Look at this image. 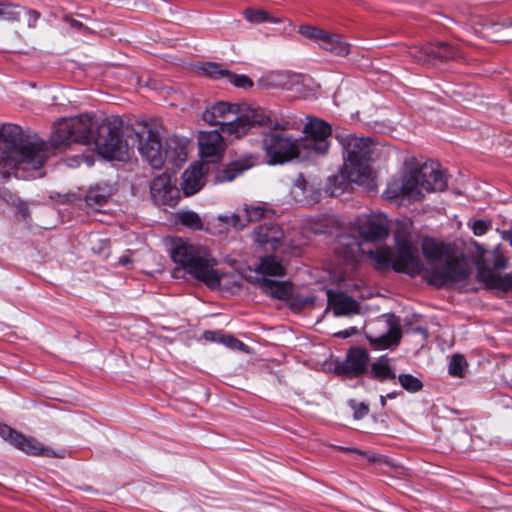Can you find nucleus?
Returning <instances> with one entry per match:
<instances>
[{
    "instance_id": "nucleus-20",
    "label": "nucleus",
    "mask_w": 512,
    "mask_h": 512,
    "mask_svg": "<svg viewBox=\"0 0 512 512\" xmlns=\"http://www.w3.org/2000/svg\"><path fill=\"white\" fill-rule=\"evenodd\" d=\"M291 193L297 202L305 205L317 203L321 196L319 185L307 180L302 174L295 179Z\"/></svg>"
},
{
    "instance_id": "nucleus-54",
    "label": "nucleus",
    "mask_w": 512,
    "mask_h": 512,
    "mask_svg": "<svg viewBox=\"0 0 512 512\" xmlns=\"http://www.w3.org/2000/svg\"><path fill=\"white\" fill-rule=\"evenodd\" d=\"M408 392L410 393H415L417 391H419V389L421 388V386H403Z\"/></svg>"
},
{
    "instance_id": "nucleus-58",
    "label": "nucleus",
    "mask_w": 512,
    "mask_h": 512,
    "mask_svg": "<svg viewBox=\"0 0 512 512\" xmlns=\"http://www.w3.org/2000/svg\"><path fill=\"white\" fill-rule=\"evenodd\" d=\"M385 399L386 397L383 396V395H380V402H381V406L384 407L385 406Z\"/></svg>"
},
{
    "instance_id": "nucleus-29",
    "label": "nucleus",
    "mask_w": 512,
    "mask_h": 512,
    "mask_svg": "<svg viewBox=\"0 0 512 512\" xmlns=\"http://www.w3.org/2000/svg\"><path fill=\"white\" fill-rule=\"evenodd\" d=\"M257 162L254 156H248L244 159L233 162L229 165L221 176V181H232L243 171L253 167Z\"/></svg>"
},
{
    "instance_id": "nucleus-25",
    "label": "nucleus",
    "mask_w": 512,
    "mask_h": 512,
    "mask_svg": "<svg viewBox=\"0 0 512 512\" xmlns=\"http://www.w3.org/2000/svg\"><path fill=\"white\" fill-rule=\"evenodd\" d=\"M263 292L275 299L288 300L292 295V285L286 281H273L263 278L259 281Z\"/></svg>"
},
{
    "instance_id": "nucleus-23",
    "label": "nucleus",
    "mask_w": 512,
    "mask_h": 512,
    "mask_svg": "<svg viewBox=\"0 0 512 512\" xmlns=\"http://www.w3.org/2000/svg\"><path fill=\"white\" fill-rule=\"evenodd\" d=\"M205 171L202 164H194L182 175L181 187L186 196L194 195L204 186Z\"/></svg>"
},
{
    "instance_id": "nucleus-36",
    "label": "nucleus",
    "mask_w": 512,
    "mask_h": 512,
    "mask_svg": "<svg viewBox=\"0 0 512 512\" xmlns=\"http://www.w3.org/2000/svg\"><path fill=\"white\" fill-rule=\"evenodd\" d=\"M178 221L187 228L193 230H202L203 222L200 216L193 211H183L178 213Z\"/></svg>"
},
{
    "instance_id": "nucleus-27",
    "label": "nucleus",
    "mask_w": 512,
    "mask_h": 512,
    "mask_svg": "<svg viewBox=\"0 0 512 512\" xmlns=\"http://www.w3.org/2000/svg\"><path fill=\"white\" fill-rule=\"evenodd\" d=\"M203 338L209 342H217L233 350H244L246 345L232 335L225 334L221 330H207L203 333Z\"/></svg>"
},
{
    "instance_id": "nucleus-57",
    "label": "nucleus",
    "mask_w": 512,
    "mask_h": 512,
    "mask_svg": "<svg viewBox=\"0 0 512 512\" xmlns=\"http://www.w3.org/2000/svg\"><path fill=\"white\" fill-rule=\"evenodd\" d=\"M336 335H337V336H341V337L345 338V337H347L349 334H348V332H347V331H344V332H339V333H337Z\"/></svg>"
},
{
    "instance_id": "nucleus-9",
    "label": "nucleus",
    "mask_w": 512,
    "mask_h": 512,
    "mask_svg": "<svg viewBox=\"0 0 512 512\" xmlns=\"http://www.w3.org/2000/svg\"><path fill=\"white\" fill-rule=\"evenodd\" d=\"M131 147L138 143V150L142 157L153 169H160L165 164L163 156L164 146L158 131L147 125H143L140 131H133Z\"/></svg>"
},
{
    "instance_id": "nucleus-8",
    "label": "nucleus",
    "mask_w": 512,
    "mask_h": 512,
    "mask_svg": "<svg viewBox=\"0 0 512 512\" xmlns=\"http://www.w3.org/2000/svg\"><path fill=\"white\" fill-rule=\"evenodd\" d=\"M97 122L98 121L89 114L62 119L56 124L50 137L51 145L55 148H61L73 142L92 144Z\"/></svg>"
},
{
    "instance_id": "nucleus-50",
    "label": "nucleus",
    "mask_w": 512,
    "mask_h": 512,
    "mask_svg": "<svg viewBox=\"0 0 512 512\" xmlns=\"http://www.w3.org/2000/svg\"><path fill=\"white\" fill-rule=\"evenodd\" d=\"M22 12H26L28 15V26L35 27L38 19L40 18V13L36 10L25 9V8H24V10H22Z\"/></svg>"
},
{
    "instance_id": "nucleus-37",
    "label": "nucleus",
    "mask_w": 512,
    "mask_h": 512,
    "mask_svg": "<svg viewBox=\"0 0 512 512\" xmlns=\"http://www.w3.org/2000/svg\"><path fill=\"white\" fill-rule=\"evenodd\" d=\"M468 363L465 357L461 354H455L451 357L448 367L450 375L455 377H464L467 371Z\"/></svg>"
},
{
    "instance_id": "nucleus-30",
    "label": "nucleus",
    "mask_w": 512,
    "mask_h": 512,
    "mask_svg": "<svg viewBox=\"0 0 512 512\" xmlns=\"http://www.w3.org/2000/svg\"><path fill=\"white\" fill-rule=\"evenodd\" d=\"M257 272L269 276H284L285 268L275 256H265L261 258L256 269Z\"/></svg>"
},
{
    "instance_id": "nucleus-52",
    "label": "nucleus",
    "mask_w": 512,
    "mask_h": 512,
    "mask_svg": "<svg viewBox=\"0 0 512 512\" xmlns=\"http://www.w3.org/2000/svg\"><path fill=\"white\" fill-rule=\"evenodd\" d=\"M502 238L507 241L510 246L512 247V232L511 231H504Z\"/></svg>"
},
{
    "instance_id": "nucleus-3",
    "label": "nucleus",
    "mask_w": 512,
    "mask_h": 512,
    "mask_svg": "<svg viewBox=\"0 0 512 512\" xmlns=\"http://www.w3.org/2000/svg\"><path fill=\"white\" fill-rule=\"evenodd\" d=\"M203 120L211 125H219L221 133L238 138L251 127L267 123L269 115L260 107L218 101L206 107Z\"/></svg>"
},
{
    "instance_id": "nucleus-42",
    "label": "nucleus",
    "mask_w": 512,
    "mask_h": 512,
    "mask_svg": "<svg viewBox=\"0 0 512 512\" xmlns=\"http://www.w3.org/2000/svg\"><path fill=\"white\" fill-rule=\"evenodd\" d=\"M205 75L214 79H226L228 70L223 69L218 63L208 62L202 66Z\"/></svg>"
},
{
    "instance_id": "nucleus-49",
    "label": "nucleus",
    "mask_w": 512,
    "mask_h": 512,
    "mask_svg": "<svg viewBox=\"0 0 512 512\" xmlns=\"http://www.w3.org/2000/svg\"><path fill=\"white\" fill-rule=\"evenodd\" d=\"M398 380H399V384L401 385H404V384H422V380L417 378V377H414L413 375H410V374H400L398 376Z\"/></svg>"
},
{
    "instance_id": "nucleus-4",
    "label": "nucleus",
    "mask_w": 512,
    "mask_h": 512,
    "mask_svg": "<svg viewBox=\"0 0 512 512\" xmlns=\"http://www.w3.org/2000/svg\"><path fill=\"white\" fill-rule=\"evenodd\" d=\"M171 258L176 264L174 277L183 271L210 288L220 285L222 275L215 268L217 261L204 246L179 239L174 243Z\"/></svg>"
},
{
    "instance_id": "nucleus-47",
    "label": "nucleus",
    "mask_w": 512,
    "mask_h": 512,
    "mask_svg": "<svg viewBox=\"0 0 512 512\" xmlns=\"http://www.w3.org/2000/svg\"><path fill=\"white\" fill-rule=\"evenodd\" d=\"M226 80L238 88H251L253 86L252 80L245 75H237L232 72H228Z\"/></svg>"
},
{
    "instance_id": "nucleus-6",
    "label": "nucleus",
    "mask_w": 512,
    "mask_h": 512,
    "mask_svg": "<svg viewBox=\"0 0 512 512\" xmlns=\"http://www.w3.org/2000/svg\"><path fill=\"white\" fill-rule=\"evenodd\" d=\"M133 131L128 127L124 128L120 118L109 117L97 122L92 143L104 158L125 161L130 157Z\"/></svg>"
},
{
    "instance_id": "nucleus-35",
    "label": "nucleus",
    "mask_w": 512,
    "mask_h": 512,
    "mask_svg": "<svg viewBox=\"0 0 512 512\" xmlns=\"http://www.w3.org/2000/svg\"><path fill=\"white\" fill-rule=\"evenodd\" d=\"M109 195L101 188H94L87 192L85 202L88 207L97 209L107 203Z\"/></svg>"
},
{
    "instance_id": "nucleus-7",
    "label": "nucleus",
    "mask_w": 512,
    "mask_h": 512,
    "mask_svg": "<svg viewBox=\"0 0 512 512\" xmlns=\"http://www.w3.org/2000/svg\"><path fill=\"white\" fill-rule=\"evenodd\" d=\"M343 148L344 169L347 178L358 184L366 183L371 177L369 161L373 142L368 137L348 135L339 139Z\"/></svg>"
},
{
    "instance_id": "nucleus-39",
    "label": "nucleus",
    "mask_w": 512,
    "mask_h": 512,
    "mask_svg": "<svg viewBox=\"0 0 512 512\" xmlns=\"http://www.w3.org/2000/svg\"><path fill=\"white\" fill-rule=\"evenodd\" d=\"M346 177L343 173L339 175H333L328 178L326 191L330 193L331 196H338L343 193L346 188Z\"/></svg>"
},
{
    "instance_id": "nucleus-46",
    "label": "nucleus",
    "mask_w": 512,
    "mask_h": 512,
    "mask_svg": "<svg viewBox=\"0 0 512 512\" xmlns=\"http://www.w3.org/2000/svg\"><path fill=\"white\" fill-rule=\"evenodd\" d=\"M246 224L249 222H256L262 219L266 213L263 206H246L243 209Z\"/></svg>"
},
{
    "instance_id": "nucleus-1",
    "label": "nucleus",
    "mask_w": 512,
    "mask_h": 512,
    "mask_svg": "<svg viewBox=\"0 0 512 512\" xmlns=\"http://www.w3.org/2000/svg\"><path fill=\"white\" fill-rule=\"evenodd\" d=\"M262 126L269 128L263 135L262 146L269 158L268 163L272 165L294 159L312 160L325 155L330 147L332 129L328 123L320 119H310L304 125V136L301 138L293 137L285 127L270 117Z\"/></svg>"
},
{
    "instance_id": "nucleus-19",
    "label": "nucleus",
    "mask_w": 512,
    "mask_h": 512,
    "mask_svg": "<svg viewBox=\"0 0 512 512\" xmlns=\"http://www.w3.org/2000/svg\"><path fill=\"white\" fill-rule=\"evenodd\" d=\"M364 243L354 234H342L337 238L335 252L345 261H358L366 251Z\"/></svg>"
},
{
    "instance_id": "nucleus-55",
    "label": "nucleus",
    "mask_w": 512,
    "mask_h": 512,
    "mask_svg": "<svg viewBox=\"0 0 512 512\" xmlns=\"http://www.w3.org/2000/svg\"><path fill=\"white\" fill-rule=\"evenodd\" d=\"M359 453L364 455V456H366V453H364V452H359ZM367 458H368L369 461H372V462H375V461L378 460V458L376 456H374V455L373 456H368L367 455Z\"/></svg>"
},
{
    "instance_id": "nucleus-11",
    "label": "nucleus",
    "mask_w": 512,
    "mask_h": 512,
    "mask_svg": "<svg viewBox=\"0 0 512 512\" xmlns=\"http://www.w3.org/2000/svg\"><path fill=\"white\" fill-rule=\"evenodd\" d=\"M0 437L28 455L64 458L66 454L63 449L54 451L53 449L44 446L37 439L20 434L5 424L0 425Z\"/></svg>"
},
{
    "instance_id": "nucleus-53",
    "label": "nucleus",
    "mask_w": 512,
    "mask_h": 512,
    "mask_svg": "<svg viewBox=\"0 0 512 512\" xmlns=\"http://www.w3.org/2000/svg\"><path fill=\"white\" fill-rule=\"evenodd\" d=\"M494 266L498 269H502L505 267V260L503 258H498L495 263H494Z\"/></svg>"
},
{
    "instance_id": "nucleus-2",
    "label": "nucleus",
    "mask_w": 512,
    "mask_h": 512,
    "mask_svg": "<svg viewBox=\"0 0 512 512\" xmlns=\"http://www.w3.org/2000/svg\"><path fill=\"white\" fill-rule=\"evenodd\" d=\"M47 157L43 140L27 135L19 125H0V177L8 179L18 169L37 170Z\"/></svg>"
},
{
    "instance_id": "nucleus-5",
    "label": "nucleus",
    "mask_w": 512,
    "mask_h": 512,
    "mask_svg": "<svg viewBox=\"0 0 512 512\" xmlns=\"http://www.w3.org/2000/svg\"><path fill=\"white\" fill-rule=\"evenodd\" d=\"M423 255L430 269L429 284L441 288L467 280L470 274L468 263L463 257L453 256L449 246L432 238H425L422 243Z\"/></svg>"
},
{
    "instance_id": "nucleus-31",
    "label": "nucleus",
    "mask_w": 512,
    "mask_h": 512,
    "mask_svg": "<svg viewBox=\"0 0 512 512\" xmlns=\"http://www.w3.org/2000/svg\"><path fill=\"white\" fill-rule=\"evenodd\" d=\"M435 47L433 43H427L423 46H413L409 48V55L418 63L432 64L435 62Z\"/></svg>"
},
{
    "instance_id": "nucleus-10",
    "label": "nucleus",
    "mask_w": 512,
    "mask_h": 512,
    "mask_svg": "<svg viewBox=\"0 0 512 512\" xmlns=\"http://www.w3.org/2000/svg\"><path fill=\"white\" fill-rule=\"evenodd\" d=\"M396 248L393 252L392 268L396 272L417 275L422 271V262L419 257L418 248L405 234L395 235Z\"/></svg>"
},
{
    "instance_id": "nucleus-40",
    "label": "nucleus",
    "mask_w": 512,
    "mask_h": 512,
    "mask_svg": "<svg viewBox=\"0 0 512 512\" xmlns=\"http://www.w3.org/2000/svg\"><path fill=\"white\" fill-rule=\"evenodd\" d=\"M298 32L305 38L311 39L320 45L327 31L316 26L301 25Z\"/></svg>"
},
{
    "instance_id": "nucleus-32",
    "label": "nucleus",
    "mask_w": 512,
    "mask_h": 512,
    "mask_svg": "<svg viewBox=\"0 0 512 512\" xmlns=\"http://www.w3.org/2000/svg\"><path fill=\"white\" fill-rule=\"evenodd\" d=\"M435 50V61L445 62L449 60H456L461 57L460 50L447 42L433 43Z\"/></svg>"
},
{
    "instance_id": "nucleus-41",
    "label": "nucleus",
    "mask_w": 512,
    "mask_h": 512,
    "mask_svg": "<svg viewBox=\"0 0 512 512\" xmlns=\"http://www.w3.org/2000/svg\"><path fill=\"white\" fill-rule=\"evenodd\" d=\"M245 18L254 24H260L263 22H277L273 17H271L266 11L263 10H252L247 9L244 12Z\"/></svg>"
},
{
    "instance_id": "nucleus-16",
    "label": "nucleus",
    "mask_w": 512,
    "mask_h": 512,
    "mask_svg": "<svg viewBox=\"0 0 512 512\" xmlns=\"http://www.w3.org/2000/svg\"><path fill=\"white\" fill-rule=\"evenodd\" d=\"M368 361L369 354L366 349L352 347L347 352L345 360L336 366V371L346 376H358L366 372Z\"/></svg>"
},
{
    "instance_id": "nucleus-48",
    "label": "nucleus",
    "mask_w": 512,
    "mask_h": 512,
    "mask_svg": "<svg viewBox=\"0 0 512 512\" xmlns=\"http://www.w3.org/2000/svg\"><path fill=\"white\" fill-rule=\"evenodd\" d=\"M491 221L475 220L472 224L473 233L476 236L484 235L491 228Z\"/></svg>"
},
{
    "instance_id": "nucleus-59",
    "label": "nucleus",
    "mask_w": 512,
    "mask_h": 512,
    "mask_svg": "<svg viewBox=\"0 0 512 512\" xmlns=\"http://www.w3.org/2000/svg\"><path fill=\"white\" fill-rule=\"evenodd\" d=\"M396 396H397V393H396V392H393V393H389V394H387V396H386V397H387V398L392 399V398H395Z\"/></svg>"
},
{
    "instance_id": "nucleus-18",
    "label": "nucleus",
    "mask_w": 512,
    "mask_h": 512,
    "mask_svg": "<svg viewBox=\"0 0 512 512\" xmlns=\"http://www.w3.org/2000/svg\"><path fill=\"white\" fill-rule=\"evenodd\" d=\"M254 236L256 242L265 250H277L284 242V232L281 227L273 223L259 225Z\"/></svg>"
},
{
    "instance_id": "nucleus-44",
    "label": "nucleus",
    "mask_w": 512,
    "mask_h": 512,
    "mask_svg": "<svg viewBox=\"0 0 512 512\" xmlns=\"http://www.w3.org/2000/svg\"><path fill=\"white\" fill-rule=\"evenodd\" d=\"M218 219L221 222L231 225L235 229H242L247 225L244 217V212L242 214L231 213L229 215H220Z\"/></svg>"
},
{
    "instance_id": "nucleus-15",
    "label": "nucleus",
    "mask_w": 512,
    "mask_h": 512,
    "mask_svg": "<svg viewBox=\"0 0 512 512\" xmlns=\"http://www.w3.org/2000/svg\"><path fill=\"white\" fill-rule=\"evenodd\" d=\"M150 192L155 202L163 205L175 206L179 199V190L172 183L171 176L167 173L153 179Z\"/></svg>"
},
{
    "instance_id": "nucleus-45",
    "label": "nucleus",
    "mask_w": 512,
    "mask_h": 512,
    "mask_svg": "<svg viewBox=\"0 0 512 512\" xmlns=\"http://www.w3.org/2000/svg\"><path fill=\"white\" fill-rule=\"evenodd\" d=\"M2 198L8 204L14 206L24 218L28 217L29 209L27 203H25L20 198H17L8 192H4Z\"/></svg>"
},
{
    "instance_id": "nucleus-51",
    "label": "nucleus",
    "mask_w": 512,
    "mask_h": 512,
    "mask_svg": "<svg viewBox=\"0 0 512 512\" xmlns=\"http://www.w3.org/2000/svg\"><path fill=\"white\" fill-rule=\"evenodd\" d=\"M63 21L68 23L72 28L74 29H77V30H84L86 29V27L83 25L82 22L74 19L71 15L69 14H65L63 16Z\"/></svg>"
},
{
    "instance_id": "nucleus-17",
    "label": "nucleus",
    "mask_w": 512,
    "mask_h": 512,
    "mask_svg": "<svg viewBox=\"0 0 512 512\" xmlns=\"http://www.w3.org/2000/svg\"><path fill=\"white\" fill-rule=\"evenodd\" d=\"M201 157L207 162H217L225 148L223 137L217 130L201 132L198 137Z\"/></svg>"
},
{
    "instance_id": "nucleus-12",
    "label": "nucleus",
    "mask_w": 512,
    "mask_h": 512,
    "mask_svg": "<svg viewBox=\"0 0 512 512\" xmlns=\"http://www.w3.org/2000/svg\"><path fill=\"white\" fill-rule=\"evenodd\" d=\"M355 226L359 238L364 244L383 241L389 235V221L382 214L360 216L356 219Z\"/></svg>"
},
{
    "instance_id": "nucleus-24",
    "label": "nucleus",
    "mask_w": 512,
    "mask_h": 512,
    "mask_svg": "<svg viewBox=\"0 0 512 512\" xmlns=\"http://www.w3.org/2000/svg\"><path fill=\"white\" fill-rule=\"evenodd\" d=\"M163 156H165V163L179 167L187 160L186 147L177 138H169L165 142Z\"/></svg>"
},
{
    "instance_id": "nucleus-33",
    "label": "nucleus",
    "mask_w": 512,
    "mask_h": 512,
    "mask_svg": "<svg viewBox=\"0 0 512 512\" xmlns=\"http://www.w3.org/2000/svg\"><path fill=\"white\" fill-rule=\"evenodd\" d=\"M368 255L375 261L376 267L379 270L392 267L393 252L386 246H381L375 250L368 251Z\"/></svg>"
},
{
    "instance_id": "nucleus-13",
    "label": "nucleus",
    "mask_w": 512,
    "mask_h": 512,
    "mask_svg": "<svg viewBox=\"0 0 512 512\" xmlns=\"http://www.w3.org/2000/svg\"><path fill=\"white\" fill-rule=\"evenodd\" d=\"M412 172H415L419 179L421 199L425 192H443L447 187V175L437 162L427 161L419 168L413 169Z\"/></svg>"
},
{
    "instance_id": "nucleus-43",
    "label": "nucleus",
    "mask_w": 512,
    "mask_h": 512,
    "mask_svg": "<svg viewBox=\"0 0 512 512\" xmlns=\"http://www.w3.org/2000/svg\"><path fill=\"white\" fill-rule=\"evenodd\" d=\"M348 405L353 410L356 420L364 418L369 413V402L366 400L350 399Z\"/></svg>"
},
{
    "instance_id": "nucleus-22",
    "label": "nucleus",
    "mask_w": 512,
    "mask_h": 512,
    "mask_svg": "<svg viewBox=\"0 0 512 512\" xmlns=\"http://www.w3.org/2000/svg\"><path fill=\"white\" fill-rule=\"evenodd\" d=\"M477 266L479 280L484 282L489 288L502 291L512 290V275L506 274L502 276L494 270L484 267L480 258L477 261Z\"/></svg>"
},
{
    "instance_id": "nucleus-34",
    "label": "nucleus",
    "mask_w": 512,
    "mask_h": 512,
    "mask_svg": "<svg viewBox=\"0 0 512 512\" xmlns=\"http://www.w3.org/2000/svg\"><path fill=\"white\" fill-rule=\"evenodd\" d=\"M401 333L398 329H390L387 333L376 337L370 338V343L379 349H386L399 343Z\"/></svg>"
},
{
    "instance_id": "nucleus-56",
    "label": "nucleus",
    "mask_w": 512,
    "mask_h": 512,
    "mask_svg": "<svg viewBox=\"0 0 512 512\" xmlns=\"http://www.w3.org/2000/svg\"><path fill=\"white\" fill-rule=\"evenodd\" d=\"M128 262H129V260L126 257H121L119 259V263L122 264V265H126Z\"/></svg>"
},
{
    "instance_id": "nucleus-26",
    "label": "nucleus",
    "mask_w": 512,
    "mask_h": 512,
    "mask_svg": "<svg viewBox=\"0 0 512 512\" xmlns=\"http://www.w3.org/2000/svg\"><path fill=\"white\" fill-rule=\"evenodd\" d=\"M319 47L339 57H345L350 53V44L344 41L341 35L328 31Z\"/></svg>"
},
{
    "instance_id": "nucleus-38",
    "label": "nucleus",
    "mask_w": 512,
    "mask_h": 512,
    "mask_svg": "<svg viewBox=\"0 0 512 512\" xmlns=\"http://www.w3.org/2000/svg\"><path fill=\"white\" fill-rule=\"evenodd\" d=\"M23 7L10 3L0 2V18L8 21H19Z\"/></svg>"
},
{
    "instance_id": "nucleus-14",
    "label": "nucleus",
    "mask_w": 512,
    "mask_h": 512,
    "mask_svg": "<svg viewBox=\"0 0 512 512\" xmlns=\"http://www.w3.org/2000/svg\"><path fill=\"white\" fill-rule=\"evenodd\" d=\"M420 190L417 174L411 170L401 177L391 179L384 195L389 200L404 197L412 201H417L421 200Z\"/></svg>"
},
{
    "instance_id": "nucleus-21",
    "label": "nucleus",
    "mask_w": 512,
    "mask_h": 512,
    "mask_svg": "<svg viewBox=\"0 0 512 512\" xmlns=\"http://www.w3.org/2000/svg\"><path fill=\"white\" fill-rule=\"evenodd\" d=\"M327 297L335 316H349L360 312L359 303L343 292L328 290Z\"/></svg>"
},
{
    "instance_id": "nucleus-28",
    "label": "nucleus",
    "mask_w": 512,
    "mask_h": 512,
    "mask_svg": "<svg viewBox=\"0 0 512 512\" xmlns=\"http://www.w3.org/2000/svg\"><path fill=\"white\" fill-rule=\"evenodd\" d=\"M370 373L372 377L380 382L392 381L395 379V371L391 368L389 359L381 357L371 364Z\"/></svg>"
}]
</instances>
